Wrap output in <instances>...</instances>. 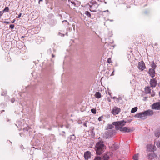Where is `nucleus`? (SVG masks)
Instances as JSON below:
<instances>
[{
	"mask_svg": "<svg viewBox=\"0 0 160 160\" xmlns=\"http://www.w3.org/2000/svg\"><path fill=\"white\" fill-rule=\"evenodd\" d=\"M126 123V122L124 120L113 122V124L114 125L116 129L117 130H119L121 132H129L133 131L134 129L133 128L128 127H123Z\"/></svg>",
	"mask_w": 160,
	"mask_h": 160,
	"instance_id": "obj_1",
	"label": "nucleus"
},
{
	"mask_svg": "<svg viewBox=\"0 0 160 160\" xmlns=\"http://www.w3.org/2000/svg\"><path fill=\"white\" fill-rule=\"evenodd\" d=\"M105 148L106 147L103 144V142H98L96 144L95 148L97 154L98 155L101 154L103 152Z\"/></svg>",
	"mask_w": 160,
	"mask_h": 160,
	"instance_id": "obj_2",
	"label": "nucleus"
},
{
	"mask_svg": "<svg viewBox=\"0 0 160 160\" xmlns=\"http://www.w3.org/2000/svg\"><path fill=\"white\" fill-rule=\"evenodd\" d=\"M89 5L90 7V10L91 12H96V9L98 7V5L96 2L93 0H92L89 3Z\"/></svg>",
	"mask_w": 160,
	"mask_h": 160,
	"instance_id": "obj_3",
	"label": "nucleus"
},
{
	"mask_svg": "<svg viewBox=\"0 0 160 160\" xmlns=\"http://www.w3.org/2000/svg\"><path fill=\"white\" fill-rule=\"evenodd\" d=\"M134 117L136 118H140L142 119H145L147 118L145 115L144 111L142 112H140L136 114Z\"/></svg>",
	"mask_w": 160,
	"mask_h": 160,
	"instance_id": "obj_4",
	"label": "nucleus"
},
{
	"mask_svg": "<svg viewBox=\"0 0 160 160\" xmlns=\"http://www.w3.org/2000/svg\"><path fill=\"white\" fill-rule=\"evenodd\" d=\"M147 151L149 152H154L156 150V147L154 145L151 144H148L147 146Z\"/></svg>",
	"mask_w": 160,
	"mask_h": 160,
	"instance_id": "obj_5",
	"label": "nucleus"
},
{
	"mask_svg": "<svg viewBox=\"0 0 160 160\" xmlns=\"http://www.w3.org/2000/svg\"><path fill=\"white\" fill-rule=\"evenodd\" d=\"M145 66L144 62L142 61L139 62L138 63V68L141 71H143L145 68Z\"/></svg>",
	"mask_w": 160,
	"mask_h": 160,
	"instance_id": "obj_6",
	"label": "nucleus"
},
{
	"mask_svg": "<svg viewBox=\"0 0 160 160\" xmlns=\"http://www.w3.org/2000/svg\"><path fill=\"white\" fill-rule=\"evenodd\" d=\"M120 111L121 109L120 108L116 107H114L112 108L111 112L113 115H115L118 114Z\"/></svg>",
	"mask_w": 160,
	"mask_h": 160,
	"instance_id": "obj_7",
	"label": "nucleus"
},
{
	"mask_svg": "<svg viewBox=\"0 0 160 160\" xmlns=\"http://www.w3.org/2000/svg\"><path fill=\"white\" fill-rule=\"evenodd\" d=\"M152 108L153 109L160 110V102H158L154 103L152 105Z\"/></svg>",
	"mask_w": 160,
	"mask_h": 160,
	"instance_id": "obj_8",
	"label": "nucleus"
},
{
	"mask_svg": "<svg viewBox=\"0 0 160 160\" xmlns=\"http://www.w3.org/2000/svg\"><path fill=\"white\" fill-rule=\"evenodd\" d=\"M145 91L146 93H149L153 97L155 96V93L153 91L151 92V90L149 87H147L145 88Z\"/></svg>",
	"mask_w": 160,
	"mask_h": 160,
	"instance_id": "obj_9",
	"label": "nucleus"
},
{
	"mask_svg": "<svg viewBox=\"0 0 160 160\" xmlns=\"http://www.w3.org/2000/svg\"><path fill=\"white\" fill-rule=\"evenodd\" d=\"M145 115L147 117V116H151L153 114V110L148 109L144 111Z\"/></svg>",
	"mask_w": 160,
	"mask_h": 160,
	"instance_id": "obj_10",
	"label": "nucleus"
},
{
	"mask_svg": "<svg viewBox=\"0 0 160 160\" xmlns=\"http://www.w3.org/2000/svg\"><path fill=\"white\" fill-rule=\"evenodd\" d=\"M91 153L89 151H87L84 154L85 159L88 160L91 158Z\"/></svg>",
	"mask_w": 160,
	"mask_h": 160,
	"instance_id": "obj_11",
	"label": "nucleus"
},
{
	"mask_svg": "<svg viewBox=\"0 0 160 160\" xmlns=\"http://www.w3.org/2000/svg\"><path fill=\"white\" fill-rule=\"evenodd\" d=\"M150 83L151 87H155L157 84V82L155 79H152L150 80Z\"/></svg>",
	"mask_w": 160,
	"mask_h": 160,
	"instance_id": "obj_12",
	"label": "nucleus"
},
{
	"mask_svg": "<svg viewBox=\"0 0 160 160\" xmlns=\"http://www.w3.org/2000/svg\"><path fill=\"white\" fill-rule=\"evenodd\" d=\"M112 132L110 130L106 132L105 133L104 137L106 138H109L111 137Z\"/></svg>",
	"mask_w": 160,
	"mask_h": 160,
	"instance_id": "obj_13",
	"label": "nucleus"
},
{
	"mask_svg": "<svg viewBox=\"0 0 160 160\" xmlns=\"http://www.w3.org/2000/svg\"><path fill=\"white\" fill-rule=\"evenodd\" d=\"M149 74L152 78H153L155 75V71L153 69L150 68L149 70Z\"/></svg>",
	"mask_w": 160,
	"mask_h": 160,
	"instance_id": "obj_14",
	"label": "nucleus"
},
{
	"mask_svg": "<svg viewBox=\"0 0 160 160\" xmlns=\"http://www.w3.org/2000/svg\"><path fill=\"white\" fill-rule=\"evenodd\" d=\"M156 156L154 153V152H152L148 155V158L149 159H152L156 157Z\"/></svg>",
	"mask_w": 160,
	"mask_h": 160,
	"instance_id": "obj_15",
	"label": "nucleus"
},
{
	"mask_svg": "<svg viewBox=\"0 0 160 160\" xmlns=\"http://www.w3.org/2000/svg\"><path fill=\"white\" fill-rule=\"evenodd\" d=\"M94 96L95 98L98 99L100 98L101 97V93L99 92H97Z\"/></svg>",
	"mask_w": 160,
	"mask_h": 160,
	"instance_id": "obj_16",
	"label": "nucleus"
},
{
	"mask_svg": "<svg viewBox=\"0 0 160 160\" xmlns=\"http://www.w3.org/2000/svg\"><path fill=\"white\" fill-rule=\"evenodd\" d=\"M49 23L52 26H53L57 23V21L55 20H51L50 21H49Z\"/></svg>",
	"mask_w": 160,
	"mask_h": 160,
	"instance_id": "obj_17",
	"label": "nucleus"
},
{
	"mask_svg": "<svg viewBox=\"0 0 160 160\" xmlns=\"http://www.w3.org/2000/svg\"><path fill=\"white\" fill-rule=\"evenodd\" d=\"M113 125H114L113 124V122L112 123V124H108V125L107 126L106 128L107 129H112L113 128Z\"/></svg>",
	"mask_w": 160,
	"mask_h": 160,
	"instance_id": "obj_18",
	"label": "nucleus"
},
{
	"mask_svg": "<svg viewBox=\"0 0 160 160\" xmlns=\"http://www.w3.org/2000/svg\"><path fill=\"white\" fill-rule=\"evenodd\" d=\"M155 136L157 137H159L160 136V130H159L155 132Z\"/></svg>",
	"mask_w": 160,
	"mask_h": 160,
	"instance_id": "obj_19",
	"label": "nucleus"
},
{
	"mask_svg": "<svg viewBox=\"0 0 160 160\" xmlns=\"http://www.w3.org/2000/svg\"><path fill=\"white\" fill-rule=\"evenodd\" d=\"M138 109V108L137 107H135L134 108H133L131 111V113H134L136 112Z\"/></svg>",
	"mask_w": 160,
	"mask_h": 160,
	"instance_id": "obj_20",
	"label": "nucleus"
},
{
	"mask_svg": "<svg viewBox=\"0 0 160 160\" xmlns=\"http://www.w3.org/2000/svg\"><path fill=\"white\" fill-rule=\"evenodd\" d=\"M76 137L74 134H73L72 135L70 136V139L72 141H74L76 139Z\"/></svg>",
	"mask_w": 160,
	"mask_h": 160,
	"instance_id": "obj_21",
	"label": "nucleus"
},
{
	"mask_svg": "<svg viewBox=\"0 0 160 160\" xmlns=\"http://www.w3.org/2000/svg\"><path fill=\"white\" fill-rule=\"evenodd\" d=\"M154 143L156 144L157 146L160 148V141H157L154 142Z\"/></svg>",
	"mask_w": 160,
	"mask_h": 160,
	"instance_id": "obj_22",
	"label": "nucleus"
},
{
	"mask_svg": "<svg viewBox=\"0 0 160 160\" xmlns=\"http://www.w3.org/2000/svg\"><path fill=\"white\" fill-rule=\"evenodd\" d=\"M133 159L134 160H138V154H135L133 156Z\"/></svg>",
	"mask_w": 160,
	"mask_h": 160,
	"instance_id": "obj_23",
	"label": "nucleus"
},
{
	"mask_svg": "<svg viewBox=\"0 0 160 160\" xmlns=\"http://www.w3.org/2000/svg\"><path fill=\"white\" fill-rule=\"evenodd\" d=\"M9 8L8 7H6L5 8L2 10V12H3V13L4 12H8L9 11Z\"/></svg>",
	"mask_w": 160,
	"mask_h": 160,
	"instance_id": "obj_24",
	"label": "nucleus"
},
{
	"mask_svg": "<svg viewBox=\"0 0 160 160\" xmlns=\"http://www.w3.org/2000/svg\"><path fill=\"white\" fill-rule=\"evenodd\" d=\"M85 14L88 17H90L91 16V14L88 11L85 12Z\"/></svg>",
	"mask_w": 160,
	"mask_h": 160,
	"instance_id": "obj_25",
	"label": "nucleus"
},
{
	"mask_svg": "<svg viewBox=\"0 0 160 160\" xmlns=\"http://www.w3.org/2000/svg\"><path fill=\"white\" fill-rule=\"evenodd\" d=\"M104 160H108L109 159V157L107 155H104L103 157Z\"/></svg>",
	"mask_w": 160,
	"mask_h": 160,
	"instance_id": "obj_26",
	"label": "nucleus"
},
{
	"mask_svg": "<svg viewBox=\"0 0 160 160\" xmlns=\"http://www.w3.org/2000/svg\"><path fill=\"white\" fill-rule=\"evenodd\" d=\"M68 1L69 2H71L73 4L74 6H76V4L74 1V0H68Z\"/></svg>",
	"mask_w": 160,
	"mask_h": 160,
	"instance_id": "obj_27",
	"label": "nucleus"
},
{
	"mask_svg": "<svg viewBox=\"0 0 160 160\" xmlns=\"http://www.w3.org/2000/svg\"><path fill=\"white\" fill-rule=\"evenodd\" d=\"M91 112L93 114H95L96 112V109H92L91 110Z\"/></svg>",
	"mask_w": 160,
	"mask_h": 160,
	"instance_id": "obj_28",
	"label": "nucleus"
},
{
	"mask_svg": "<svg viewBox=\"0 0 160 160\" xmlns=\"http://www.w3.org/2000/svg\"><path fill=\"white\" fill-rule=\"evenodd\" d=\"M7 94V92L6 91H4L2 92L1 93V95L2 96H4L6 95Z\"/></svg>",
	"mask_w": 160,
	"mask_h": 160,
	"instance_id": "obj_29",
	"label": "nucleus"
},
{
	"mask_svg": "<svg viewBox=\"0 0 160 160\" xmlns=\"http://www.w3.org/2000/svg\"><path fill=\"white\" fill-rule=\"evenodd\" d=\"M156 67V65L153 62V64L152 65V69H155Z\"/></svg>",
	"mask_w": 160,
	"mask_h": 160,
	"instance_id": "obj_30",
	"label": "nucleus"
},
{
	"mask_svg": "<svg viewBox=\"0 0 160 160\" xmlns=\"http://www.w3.org/2000/svg\"><path fill=\"white\" fill-rule=\"evenodd\" d=\"M94 160H101V158L100 157H97L95 158Z\"/></svg>",
	"mask_w": 160,
	"mask_h": 160,
	"instance_id": "obj_31",
	"label": "nucleus"
},
{
	"mask_svg": "<svg viewBox=\"0 0 160 160\" xmlns=\"http://www.w3.org/2000/svg\"><path fill=\"white\" fill-rule=\"evenodd\" d=\"M64 22H65L66 23V24L67 25H68L69 24V22H68L66 20H63L62 22V23H63Z\"/></svg>",
	"mask_w": 160,
	"mask_h": 160,
	"instance_id": "obj_32",
	"label": "nucleus"
},
{
	"mask_svg": "<svg viewBox=\"0 0 160 160\" xmlns=\"http://www.w3.org/2000/svg\"><path fill=\"white\" fill-rule=\"evenodd\" d=\"M14 25H13V24H11L10 25V28L12 29H13L14 28Z\"/></svg>",
	"mask_w": 160,
	"mask_h": 160,
	"instance_id": "obj_33",
	"label": "nucleus"
},
{
	"mask_svg": "<svg viewBox=\"0 0 160 160\" xmlns=\"http://www.w3.org/2000/svg\"><path fill=\"white\" fill-rule=\"evenodd\" d=\"M102 118H103L102 116L98 118V119L100 121H101L102 120Z\"/></svg>",
	"mask_w": 160,
	"mask_h": 160,
	"instance_id": "obj_34",
	"label": "nucleus"
},
{
	"mask_svg": "<svg viewBox=\"0 0 160 160\" xmlns=\"http://www.w3.org/2000/svg\"><path fill=\"white\" fill-rule=\"evenodd\" d=\"M29 129V127H28L27 128H23V130L24 131H28Z\"/></svg>",
	"mask_w": 160,
	"mask_h": 160,
	"instance_id": "obj_35",
	"label": "nucleus"
},
{
	"mask_svg": "<svg viewBox=\"0 0 160 160\" xmlns=\"http://www.w3.org/2000/svg\"><path fill=\"white\" fill-rule=\"evenodd\" d=\"M116 145H113V147H115V149H117L119 148L118 146V145H116V147H115Z\"/></svg>",
	"mask_w": 160,
	"mask_h": 160,
	"instance_id": "obj_36",
	"label": "nucleus"
},
{
	"mask_svg": "<svg viewBox=\"0 0 160 160\" xmlns=\"http://www.w3.org/2000/svg\"><path fill=\"white\" fill-rule=\"evenodd\" d=\"M88 122V121H86L83 123V126H85L86 127H87V123Z\"/></svg>",
	"mask_w": 160,
	"mask_h": 160,
	"instance_id": "obj_37",
	"label": "nucleus"
},
{
	"mask_svg": "<svg viewBox=\"0 0 160 160\" xmlns=\"http://www.w3.org/2000/svg\"><path fill=\"white\" fill-rule=\"evenodd\" d=\"M108 62L109 63H110L111 62V59H110V58H109L108 59Z\"/></svg>",
	"mask_w": 160,
	"mask_h": 160,
	"instance_id": "obj_38",
	"label": "nucleus"
},
{
	"mask_svg": "<svg viewBox=\"0 0 160 160\" xmlns=\"http://www.w3.org/2000/svg\"><path fill=\"white\" fill-rule=\"evenodd\" d=\"M3 14V12L0 11V17Z\"/></svg>",
	"mask_w": 160,
	"mask_h": 160,
	"instance_id": "obj_39",
	"label": "nucleus"
},
{
	"mask_svg": "<svg viewBox=\"0 0 160 160\" xmlns=\"http://www.w3.org/2000/svg\"><path fill=\"white\" fill-rule=\"evenodd\" d=\"M15 101V99L14 98H12L11 100V102L12 103H13Z\"/></svg>",
	"mask_w": 160,
	"mask_h": 160,
	"instance_id": "obj_40",
	"label": "nucleus"
},
{
	"mask_svg": "<svg viewBox=\"0 0 160 160\" xmlns=\"http://www.w3.org/2000/svg\"><path fill=\"white\" fill-rule=\"evenodd\" d=\"M21 15H22V13H19V14L18 15V18H19L21 17Z\"/></svg>",
	"mask_w": 160,
	"mask_h": 160,
	"instance_id": "obj_41",
	"label": "nucleus"
},
{
	"mask_svg": "<svg viewBox=\"0 0 160 160\" xmlns=\"http://www.w3.org/2000/svg\"><path fill=\"white\" fill-rule=\"evenodd\" d=\"M58 34H59V35H60V34H61V36H64V34H61V33H58Z\"/></svg>",
	"mask_w": 160,
	"mask_h": 160,
	"instance_id": "obj_42",
	"label": "nucleus"
},
{
	"mask_svg": "<svg viewBox=\"0 0 160 160\" xmlns=\"http://www.w3.org/2000/svg\"><path fill=\"white\" fill-rule=\"evenodd\" d=\"M42 0H39V2H38L39 4H40V2H42Z\"/></svg>",
	"mask_w": 160,
	"mask_h": 160,
	"instance_id": "obj_43",
	"label": "nucleus"
},
{
	"mask_svg": "<svg viewBox=\"0 0 160 160\" xmlns=\"http://www.w3.org/2000/svg\"><path fill=\"white\" fill-rule=\"evenodd\" d=\"M114 71H113L112 72V73L111 74V75H114Z\"/></svg>",
	"mask_w": 160,
	"mask_h": 160,
	"instance_id": "obj_44",
	"label": "nucleus"
},
{
	"mask_svg": "<svg viewBox=\"0 0 160 160\" xmlns=\"http://www.w3.org/2000/svg\"><path fill=\"white\" fill-rule=\"evenodd\" d=\"M4 23H7V24H8L9 23V22H7L6 21H5L4 22Z\"/></svg>",
	"mask_w": 160,
	"mask_h": 160,
	"instance_id": "obj_45",
	"label": "nucleus"
},
{
	"mask_svg": "<svg viewBox=\"0 0 160 160\" xmlns=\"http://www.w3.org/2000/svg\"><path fill=\"white\" fill-rule=\"evenodd\" d=\"M15 21V19H14L13 20V21L12 22V23H14V22Z\"/></svg>",
	"mask_w": 160,
	"mask_h": 160,
	"instance_id": "obj_46",
	"label": "nucleus"
},
{
	"mask_svg": "<svg viewBox=\"0 0 160 160\" xmlns=\"http://www.w3.org/2000/svg\"><path fill=\"white\" fill-rule=\"evenodd\" d=\"M52 57L53 58V57H55V55H54L53 54H52Z\"/></svg>",
	"mask_w": 160,
	"mask_h": 160,
	"instance_id": "obj_47",
	"label": "nucleus"
},
{
	"mask_svg": "<svg viewBox=\"0 0 160 160\" xmlns=\"http://www.w3.org/2000/svg\"><path fill=\"white\" fill-rule=\"evenodd\" d=\"M81 122V121L80 120L78 121V123L80 124L81 123V122Z\"/></svg>",
	"mask_w": 160,
	"mask_h": 160,
	"instance_id": "obj_48",
	"label": "nucleus"
},
{
	"mask_svg": "<svg viewBox=\"0 0 160 160\" xmlns=\"http://www.w3.org/2000/svg\"><path fill=\"white\" fill-rule=\"evenodd\" d=\"M103 12H108V10H106V11H103Z\"/></svg>",
	"mask_w": 160,
	"mask_h": 160,
	"instance_id": "obj_49",
	"label": "nucleus"
},
{
	"mask_svg": "<svg viewBox=\"0 0 160 160\" xmlns=\"http://www.w3.org/2000/svg\"><path fill=\"white\" fill-rule=\"evenodd\" d=\"M108 20L110 21V22H112V21H113V20Z\"/></svg>",
	"mask_w": 160,
	"mask_h": 160,
	"instance_id": "obj_50",
	"label": "nucleus"
},
{
	"mask_svg": "<svg viewBox=\"0 0 160 160\" xmlns=\"http://www.w3.org/2000/svg\"><path fill=\"white\" fill-rule=\"evenodd\" d=\"M108 94L111 96V93L110 92H108Z\"/></svg>",
	"mask_w": 160,
	"mask_h": 160,
	"instance_id": "obj_51",
	"label": "nucleus"
},
{
	"mask_svg": "<svg viewBox=\"0 0 160 160\" xmlns=\"http://www.w3.org/2000/svg\"><path fill=\"white\" fill-rule=\"evenodd\" d=\"M108 100V102H110L111 101V100H110V99H109V100Z\"/></svg>",
	"mask_w": 160,
	"mask_h": 160,
	"instance_id": "obj_52",
	"label": "nucleus"
},
{
	"mask_svg": "<svg viewBox=\"0 0 160 160\" xmlns=\"http://www.w3.org/2000/svg\"><path fill=\"white\" fill-rule=\"evenodd\" d=\"M159 96L160 97V91L159 92Z\"/></svg>",
	"mask_w": 160,
	"mask_h": 160,
	"instance_id": "obj_53",
	"label": "nucleus"
},
{
	"mask_svg": "<svg viewBox=\"0 0 160 160\" xmlns=\"http://www.w3.org/2000/svg\"><path fill=\"white\" fill-rule=\"evenodd\" d=\"M111 98H115V97H113V98H112V97H111Z\"/></svg>",
	"mask_w": 160,
	"mask_h": 160,
	"instance_id": "obj_54",
	"label": "nucleus"
},
{
	"mask_svg": "<svg viewBox=\"0 0 160 160\" xmlns=\"http://www.w3.org/2000/svg\"><path fill=\"white\" fill-rule=\"evenodd\" d=\"M62 132L64 133H65V132L64 131H63Z\"/></svg>",
	"mask_w": 160,
	"mask_h": 160,
	"instance_id": "obj_55",
	"label": "nucleus"
},
{
	"mask_svg": "<svg viewBox=\"0 0 160 160\" xmlns=\"http://www.w3.org/2000/svg\"><path fill=\"white\" fill-rule=\"evenodd\" d=\"M20 135L21 136V133H20Z\"/></svg>",
	"mask_w": 160,
	"mask_h": 160,
	"instance_id": "obj_56",
	"label": "nucleus"
},
{
	"mask_svg": "<svg viewBox=\"0 0 160 160\" xmlns=\"http://www.w3.org/2000/svg\"><path fill=\"white\" fill-rule=\"evenodd\" d=\"M4 110H2V112H4Z\"/></svg>",
	"mask_w": 160,
	"mask_h": 160,
	"instance_id": "obj_57",
	"label": "nucleus"
},
{
	"mask_svg": "<svg viewBox=\"0 0 160 160\" xmlns=\"http://www.w3.org/2000/svg\"><path fill=\"white\" fill-rule=\"evenodd\" d=\"M65 137V135H63Z\"/></svg>",
	"mask_w": 160,
	"mask_h": 160,
	"instance_id": "obj_58",
	"label": "nucleus"
}]
</instances>
